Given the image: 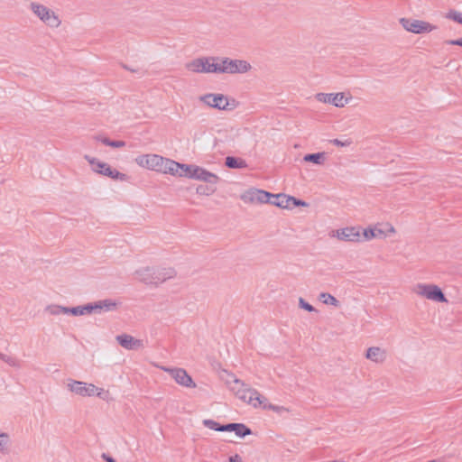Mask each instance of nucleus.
Masks as SVG:
<instances>
[{
    "mask_svg": "<svg viewBox=\"0 0 462 462\" xmlns=\"http://www.w3.org/2000/svg\"><path fill=\"white\" fill-rule=\"evenodd\" d=\"M177 276V271L171 266H143L136 269L134 277L146 285L158 287Z\"/></svg>",
    "mask_w": 462,
    "mask_h": 462,
    "instance_id": "1",
    "label": "nucleus"
},
{
    "mask_svg": "<svg viewBox=\"0 0 462 462\" xmlns=\"http://www.w3.org/2000/svg\"><path fill=\"white\" fill-rule=\"evenodd\" d=\"M225 383L238 399L254 408L260 407L261 403L266 402V398L261 395L257 390L251 388L233 374L227 373Z\"/></svg>",
    "mask_w": 462,
    "mask_h": 462,
    "instance_id": "2",
    "label": "nucleus"
},
{
    "mask_svg": "<svg viewBox=\"0 0 462 462\" xmlns=\"http://www.w3.org/2000/svg\"><path fill=\"white\" fill-rule=\"evenodd\" d=\"M31 12L37 17L43 24L51 29H56L60 26L61 20L54 10L38 2H32L29 5Z\"/></svg>",
    "mask_w": 462,
    "mask_h": 462,
    "instance_id": "3",
    "label": "nucleus"
},
{
    "mask_svg": "<svg viewBox=\"0 0 462 462\" xmlns=\"http://www.w3.org/2000/svg\"><path fill=\"white\" fill-rule=\"evenodd\" d=\"M199 100L204 105L225 111H231L238 106V102L234 98L219 93H208L199 97Z\"/></svg>",
    "mask_w": 462,
    "mask_h": 462,
    "instance_id": "4",
    "label": "nucleus"
},
{
    "mask_svg": "<svg viewBox=\"0 0 462 462\" xmlns=\"http://www.w3.org/2000/svg\"><path fill=\"white\" fill-rule=\"evenodd\" d=\"M411 291L419 297L434 302H448V299L446 298L442 290L438 285L433 283H416L411 288Z\"/></svg>",
    "mask_w": 462,
    "mask_h": 462,
    "instance_id": "5",
    "label": "nucleus"
},
{
    "mask_svg": "<svg viewBox=\"0 0 462 462\" xmlns=\"http://www.w3.org/2000/svg\"><path fill=\"white\" fill-rule=\"evenodd\" d=\"M218 57H200L185 64L186 69L193 73L218 74Z\"/></svg>",
    "mask_w": 462,
    "mask_h": 462,
    "instance_id": "6",
    "label": "nucleus"
},
{
    "mask_svg": "<svg viewBox=\"0 0 462 462\" xmlns=\"http://www.w3.org/2000/svg\"><path fill=\"white\" fill-rule=\"evenodd\" d=\"M84 159L89 163L92 171H94L97 174L123 181L127 180V176L125 173L119 172L117 170L113 169L106 162H103L98 159L88 154L84 155Z\"/></svg>",
    "mask_w": 462,
    "mask_h": 462,
    "instance_id": "7",
    "label": "nucleus"
},
{
    "mask_svg": "<svg viewBox=\"0 0 462 462\" xmlns=\"http://www.w3.org/2000/svg\"><path fill=\"white\" fill-rule=\"evenodd\" d=\"M251 69V64L245 60L219 58L218 60V74H245Z\"/></svg>",
    "mask_w": 462,
    "mask_h": 462,
    "instance_id": "8",
    "label": "nucleus"
},
{
    "mask_svg": "<svg viewBox=\"0 0 462 462\" xmlns=\"http://www.w3.org/2000/svg\"><path fill=\"white\" fill-rule=\"evenodd\" d=\"M402 27L414 34H427L438 29V26L425 20L402 17L399 19Z\"/></svg>",
    "mask_w": 462,
    "mask_h": 462,
    "instance_id": "9",
    "label": "nucleus"
},
{
    "mask_svg": "<svg viewBox=\"0 0 462 462\" xmlns=\"http://www.w3.org/2000/svg\"><path fill=\"white\" fill-rule=\"evenodd\" d=\"M395 233L396 229L391 223H377L364 229L363 237L365 241L374 238L383 239Z\"/></svg>",
    "mask_w": 462,
    "mask_h": 462,
    "instance_id": "10",
    "label": "nucleus"
},
{
    "mask_svg": "<svg viewBox=\"0 0 462 462\" xmlns=\"http://www.w3.org/2000/svg\"><path fill=\"white\" fill-rule=\"evenodd\" d=\"M317 101L324 104H332L336 107L342 108L352 99L350 93H317L315 95Z\"/></svg>",
    "mask_w": 462,
    "mask_h": 462,
    "instance_id": "11",
    "label": "nucleus"
},
{
    "mask_svg": "<svg viewBox=\"0 0 462 462\" xmlns=\"http://www.w3.org/2000/svg\"><path fill=\"white\" fill-rule=\"evenodd\" d=\"M328 236L340 242L359 243L361 241L360 227L346 226L333 229L328 233Z\"/></svg>",
    "mask_w": 462,
    "mask_h": 462,
    "instance_id": "12",
    "label": "nucleus"
},
{
    "mask_svg": "<svg viewBox=\"0 0 462 462\" xmlns=\"http://www.w3.org/2000/svg\"><path fill=\"white\" fill-rule=\"evenodd\" d=\"M160 369L168 373L175 383L182 387L195 388L197 385L192 377L183 368L159 366Z\"/></svg>",
    "mask_w": 462,
    "mask_h": 462,
    "instance_id": "13",
    "label": "nucleus"
},
{
    "mask_svg": "<svg viewBox=\"0 0 462 462\" xmlns=\"http://www.w3.org/2000/svg\"><path fill=\"white\" fill-rule=\"evenodd\" d=\"M134 162L142 168L160 172L164 157L158 154H142L137 156Z\"/></svg>",
    "mask_w": 462,
    "mask_h": 462,
    "instance_id": "14",
    "label": "nucleus"
},
{
    "mask_svg": "<svg viewBox=\"0 0 462 462\" xmlns=\"http://www.w3.org/2000/svg\"><path fill=\"white\" fill-rule=\"evenodd\" d=\"M117 343L125 349L131 351L141 350L144 347L143 341L142 339L135 338L134 337L123 333L116 337Z\"/></svg>",
    "mask_w": 462,
    "mask_h": 462,
    "instance_id": "15",
    "label": "nucleus"
},
{
    "mask_svg": "<svg viewBox=\"0 0 462 462\" xmlns=\"http://www.w3.org/2000/svg\"><path fill=\"white\" fill-rule=\"evenodd\" d=\"M121 301L116 299L106 298L95 301L96 314L116 311L121 306Z\"/></svg>",
    "mask_w": 462,
    "mask_h": 462,
    "instance_id": "16",
    "label": "nucleus"
},
{
    "mask_svg": "<svg viewBox=\"0 0 462 462\" xmlns=\"http://www.w3.org/2000/svg\"><path fill=\"white\" fill-rule=\"evenodd\" d=\"M192 179L209 184H216L219 181V177L217 174L199 166H196V169H194Z\"/></svg>",
    "mask_w": 462,
    "mask_h": 462,
    "instance_id": "17",
    "label": "nucleus"
},
{
    "mask_svg": "<svg viewBox=\"0 0 462 462\" xmlns=\"http://www.w3.org/2000/svg\"><path fill=\"white\" fill-rule=\"evenodd\" d=\"M365 356L375 364H383L387 359V351L380 346H371L366 349Z\"/></svg>",
    "mask_w": 462,
    "mask_h": 462,
    "instance_id": "18",
    "label": "nucleus"
},
{
    "mask_svg": "<svg viewBox=\"0 0 462 462\" xmlns=\"http://www.w3.org/2000/svg\"><path fill=\"white\" fill-rule=\"evenodd\" d=\"M85 397L97 396L103 401L108 402L110 400V393L108 390L96 386L94 383H87L85 389Z\"/></svg>",
    "mask_w": 462,
    "mask_h": 462,
    "instance_id": "19",
    "label": "nucleus"
},
{
    "mask_svg": "<svg viewBox=\"0 0 462 462\" xmlns=\"http://www.w3.org/2000/svg\"><path fill=\"white\" fill-rule=\"evenodd\" d=\"M273 194L262 189H251L247 193L248 199L253 203H270Z\"/></svg>",
    "mask_w": 462,
    "mask_h": 462,
    "instance_id": "20",
    "label": "nucleus"
},
{
    "mask_svg": "<svg viewBox=\"0 0 462 462\" xmlns=\"http://www.w3.org/2000/svg\"><path fill=\"white\" fill-rule=\"evenodd\" d=\"M181 170V163L177 162L173 160L164 158L162 166L160 172L163 174H171L172 176L180 177V171Z\"/></svg>",
    "mask_w": 462,
    "mask_h": 462,
    "instance_id": "21",
    "label": "nucleus"
},
{
    "mask_svg": "<svg viewBox=\"0 0 462 462\" xmlns=\"http://www.w3.org/2000/svg\"><path fill=\"white\" fill-rule=\"evenodd\" d=\"M86 382L68 379L66 387L69 393L74 395L85 398Z\"/></svg>",
    "mask_w": 462,
    "mask_h": 462,
    "instance_id": "22",
    "label": "nucleus"
},
{
    "mask_svg": "<svg viewBox=\"0 0 462 462\" xmlns=\"http://www.w3.org/2000/svg\"><path fill=\"white\" fill-rule=\"evenodd\" d=\"M289 199H291V196L289 195H285L282 193L275 195L273 194L272 199H270V203L281 208H291Z\"/></svg>",
    "mask_w": 462,
    "mask_h": 462,
    "instance_id": "23",
    "label": "nucleus"
},
{
    "mask_svg": "<svg viewBox=\"0 0 462 462\" xmlns=\"http://www.w3.org/2000/svg\"><path fill=\"white\" fill-rule=\"evenodd\" d=\"M225 164L230 169H245L247 167L245 160L233 156H227L225 160Z\"/></svg>",
    "mask_w": 462,
    "mask_h": 462,
    "instance_id": "24",
    "label": "nucleus"
},
{
    "mask_svg": "<svg viewBox=\"0 0 462 462\" xmlns=\"http://www.w3.org/2000/svg\"><path fill=\"white\" fill-rule=\"evenodd\" d=\"M303 161L306 162H312L317 165H323L326 161V153L322 152L306 154L303 157Z\"/></svg>",
    "mask_w": 462,
    "mask_h": 462,
    "instance_id": "25",
    "label": "nucleus"
},
{
    "mask_svg": "<svg viewBox=\"0 0 462 462\" xmlns=\"http://www.w3.org/2000/svg\"><path fill=\"white\" fill-rule=\"evenodd\" d=\"M44 312L51 316L65 315V306L59 304H49L44 308Z\"/></svg>",
    "mask_w": 462,
    "mask_h": 462,
    "instance_id": "26",
    "label": "nucleus"
},
{
    "mask_svg": "<svg viewBox=\"0 0 462 462\" xmlns=\"http://www.w3.org/2000/svg\"><path fill=\"white\" fill-rule=\"evenodd\" d=\"M319 300L325 305H330L334 307L339 306V301L333 295L328 292L319 293Z\"/></svg>",
    "mask_w": 462,
    "mask_h": 462,
    "instance_id": "27",
    "label": "nucleus"
},
{
    "mask_svg": "<svg viewBox=\"0 0 462 462\" xmlns=\"http://www.w3.org/2000/svg\"><path fill=\"white\" fill-rule=\"evenodd\" d=\"M0 360L3 361L4 363L7 364L11 367H14V368L21 367V361L15 356H10V355H7L5 353H0Z\"/></svg>",
    "mask_w": 462,
    "mask_h": 462,
    "instance_id": "28",
    "label": "nucleus"
},
{
    "mask_svg": "<svg viewBox=\"0 0 462 462\" xmlns=\"http://www.w3.org/2000/svg\"><path fill=\"white\" fill-rule=\"evenodd\" d=\"M11 445L10 436L5 432H0V452L6 454Z\"/></svg>",
    "mask_w": 462,
    "mask_h": 462,
    "instance_id": "29",
    "label": "nucleus"
},
{
    "mask_svg": "<svg viewBox=\"0 0 462 462\" xmlns=\"http://www.w3.org/2000/svg\"><path fill=\"white\" fill-rule=\"evenodd\" d=\"M197 165L193 164H183L181 163V170L180 171V177H187L189 179L193 178V171Z\"/></svg>",
    "mask_w": 462,
    "mask_h": 462,
    "instance_id": "30",
    "label": "nucleus"
},
{
    "mask_svg": "<svg viewBox=\"0 0 462 462\" xmlns=\"http://www.w3.org/2000/svg\"><path fill=\"white\" fill-rule=\"evenodd\" d=\"M445 17L459 24H462V13L459 11L451 9L446 14Z\"/></svg>",
    "mask_w": 462,
    "mask_h": 462,
    "instance_id": "31",
    "label": "nucleus"
},
{
    "mask_svg": "<svg viewBox=\"0 0 462 462\" xmlns=\"http://www.w3.org/2000/svg\"><path fill=\"white\" fill-rule=\"evenodd\" d=\"M236 436L244 438L247 435L252 434L251 430L243 423H239L236 430H235Z\"/></svg>",
    "mask_w": 462,
    "mask_h": 462,
    "instance_id": "32",
    "label": "nucleus"
},
{
    "mask_svg": "<svg viewBox=\"0 0 462 462\" xmlns=\"http://www.w3.org/2000/svg\"><path fill=\"white\" fill-rule=\"evenodd\" d=\"M65 315H72V316H83V310L81 306L76 307H65Z\"/></svg>",
    "mask_w": 462,
    "mask_h": 462,
    "instance_id": "33",
    "label": "nucleus"
},
{
    "mask_svg": "<svg viewBox=\"0 0 462 462\" xmlns=\"http://www.w3.org/2000/svg\"><path fill=\"white\" fill-rule=\"evenodd\" d=\"M260 407H263L265 410H272V411H276V412H281V411L286 410L282 406H277V405L271 404L267 401L263 402V403H261Z\"/></svg>",
    "mask_w": 462,
    "mask_h": 462,
    "instance_id": "34",
    "label": "nucleus"
},
{
    "mask_svg": "<svg viewBox=\"0 0 462 462\" xmlns=\"http://www.w3.org/2000/svg\"><path fill=\"white\" fill-rule=\"evenodd\" d=\"M83 316L96 314L95 301L82 305Z\"/></svg>",
    "mask_w": 462,
    "mask_h": 462,
    "instance_id": "35",
    "label": "nucleus"
},
{
    "mask_svg": "<svg viewBox=\"0 0 462 462\" xmlns=\"http://www.w3.org/2000/svg\"><path fill=\"white\" fill-rule=\"evenodd\" d=\"M299 307L300 309H303V310L309 311V312H313L316 310L315 308L312 305H310V303H308L307 301H305V300L303 298L299 299Z\"/></svg>",
    "mask_w": 462,
    "mask_h": 462,
    "instance_id": "36",
    "label": "nucleus"
},
{
    "mask_svg": "<svg viewBox=\"0 0 462 462\" xmlns=\"http://www.w3.org/2000/svg\"><path fill=\"white\" fill-rule=\"evenodd\" d=\"M203 424L210 429V430H217L219 431V427H221L217 421L213 420H203Z\"/></svg>",
    "mask_w": 462,
    "mask_h": 462,
    "instance_id": "37",
    "label": "nucleus"
},
{
    "mask_svg": "<svg viewBox=\"0 0 462 462\" xmlns=\"http://www.w3.org/2000/svg\"><path fill=\"white\" fill-rule=\"evenodd\" d=\"M289 204H291V206H295V207H306L308 206V204L303 201V200H300V199H297L296 198L291 196V199H289Z\"/></svg>",
    "mask_w": 462,
    "mask_h": 462,
    "instance_id": "38",
    "label": "nucleus"
},
{
    "mask_svg": "<svg viewBox=\"0 0 462 462\" xmlns=\"http://www.w3.org/2000/svg\"><path fill=\"white\" fill-rule=\"evenodd\" d=\"M239 423H229L219 427V431H234L236 430Z\"/></svg>",
    "mask_w": 462,
    "mask_h": 462,
    "instance_id": "39",
    "label": "nucleus"
},
{
    "mask_svg": "<svg viewBox=\"0 0 462 462\" xmlns=\"http://www.w3.org/2000/svg\"><path fill=\"white\" fill-rule=\"evenodd\" d=\"M331 143L337 146L345 147V146H349L352 143V141L349 139H346L345 141H341L339 139H334L331 141Z\"/></svg>",
    "mask_w": 462,
    "mask_h": 462,
    "instance_id": "40",
    "label": "nucleus"
},
{
    "mask_svg": "<svg viewBox=\"0 0 462 462\" xmlns=\"http://www.w3.org/2000/svg\"><path fill=\"white\" fill-rule=\"evenodd\" d=\"M109 146L113 147V148H122V147L125 146V142H124V141H111L110 140Z\"/></svg>",
    "mask_w": 462,
    "mask_h": 462,
    "instance_id": "41",
    "label": "nucleus"
},
{
    "mask_svg": "<svg viewBox=\"0 0 462 462\" xmlns=\"http://www.w3.org/2000/svg\"><path fill=\"white\" fill-rule=\"evenodd\" d=\"M97 141H99L101 142L102 143L109 146V143H110V140L107 138V137H105V136H101V135H98V136H95L94 137Z\"/></svg>",
    "mask_w": 462,
    "mask_h": 462,
    "instance_id": "42",
    "label": "nucleus"
},
{
    "mask_svg": "<svg viewBox=\"0 0 462 462\" xmlns=\"http://www.w3.org/2000/svg\"><path fill=\"white\" fill-rule=\"evenodd\" d=\"M447 43L450 44V45H457V46L462 47V39L450 40V41H448Z\"/></svg>",
    "mask_w": 462,
    "mask_h": 462,
    "instance_id": "43",
    "label": "nucleus"
},
{
    "mask_svg": "<svg viewBox=\"0 0 462 462\" xmlns=\"http://www.w3.org/2000/svg\"><path fill=\"white\" fill-rule=\"evenodd\" d=\"M229 462H243V460L242 457L236 454L229 457Z\"/></svg>",
    "mask_w": 462,
    "mask_h": 462,
    "instance_id": "44",
    "label": "nucleus"
},
{
    "mask_svg": "<svg viewBox=\"0 0 462 462\" xmlns=\"http://www.w3.org/2000/svg\"><path fill=\"white\" fill-rule=\"evenodd\" d=\"M107 461L108 462H115V460L113 458H108Z\"/></svg>",
    "mask_w": 462,
    "mask_h": 462,
    "instance_id": "45",
    "label": "nucleus"
},
{
    "mask_svg": "<svg viewBox=\"0 0 462 462\" xmlns=\"http://www.w3.org/2000/svg\"><path fill=\"white\" fill-rule=\"evenodd\" d=\"M200 188H201V187H199V188L197 189V192H199V193L200 192Z\"/></svg>",
    "mask_w": 462,
    "mask_h": 462,
    "instance_id": "46",
    "label": "nucleus"
}]
</instances>
